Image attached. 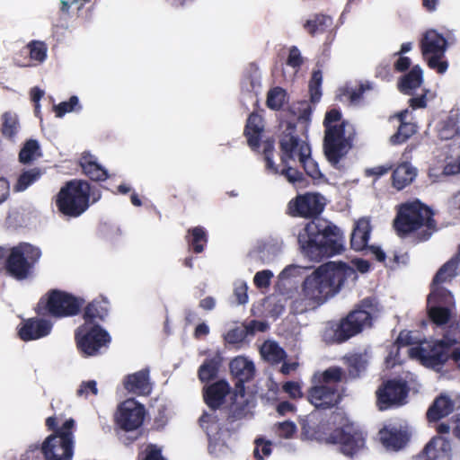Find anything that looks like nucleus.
I'll return each mask as SVG.
<instances>
[{
  "mask_svg": "<svg viewBox=\"0 0 460 460\" xmlns=\"http://www.w3.org/2000/svg\"><path fill=\"white\" fill-rule=\"evenodd\" d=\"M275 434L285 439H290L296 433V425L291 420H285L282 422H277L273 426Z\"/></svg>",
  "mask_w": 460,
  "mask_h": 460,
  "instance_id": "48",
  "label": "nucleus"
},
{
  "mask_svg": "<svg viewBox=\"0 0 460 460\" xmlns=\"http://www.w3.org/2000/svg\"><path fill=\"white\" fill-rule=\"evenodd\" d=\"M376 77L380 78L383 81H390L392 77L390 64H379L376 68Z\"/></svg>",
  "mask_w": 460,
  "mask_h": 460,
  "instance_id": "60",
  "label": "nucleus"
},
{
  "mask_svg": "<svg viewBox=\"0 0 460 460\" xmlns=\"http://www.w3.org/2000/svg\"><path fill=\"white\" fill-rule=\"evenodd\" d=\"M282 390L292 399L303 397L302 388L298 382L288 381L282 385Z\"/></svg>",
  "mask_w": 460,
  "mask_h": 460,
  "instance_id": "56",
  "label": "nucleus"
},
{
  "mask_svg": "<svg viewBox=\"0 0 460 460\" xmlns=\"http://www.w3.org/2000/svg\"><path fill=\"white\" fill-rule=\"evenodd\" d=\"M78 105L79 100L77 96L73 95L67 102H62L58 105H54L53 109L56 113V117L62 118L66 113L75 111Z\"/></svg>",
  "mask_w": 460,
  "mask_h": 460,
  "instance_id": "52",
  "label": "nucleus"
},
{
  "mask_svg": "<svg viewBox=\"0 0 460 460\" xmlns=\"http://www.w3.org/2000/svg\"><path fill=\"white\" fill-rule=\"evenodd\" d=\"M79 164L83 173L91 181H102L109 176L107 170L98 163L97 158L88 152L82 154Z\"/></svg>",
  "mask_w": 460,
  "mask_h": 460,
  "instance_id": "27",
  "label": "nucleus"
},
{
  "mask_svg": "<svg viewBox=\"0 0 460 460\" xmlns=\"http://www.w3.org/2000/svg\"><path fill=\"white\" fill-rule=\"evenodd\" d=\"M350 267L345 262L329 261L308 275L302 285V296L314 307L334 296L344 284Z\"/></svg>",
  "mask_w": 460,
  "mask_h": 460,
  "instance_id": "5",
  "label": "nucleus"
},
{
  "mask_svg": "<svg viewBox=\"0 0 460 460\" xmlns=\"http://www.w3.org/2000/svg\"><path fill=\"white\" fill-rule=\"evenodd\" d=\"M305 172L314 180H321L323 174L321 172L318 164L312 158L310 146H305L301 150V159L298 163Z\"/></svg>",
  "mask_w": 460,
  "mask_h": 460,
  "instance_id": "39",
  "label": "nucleus"
},
{
  "mask_svg": "<svg viewBox=\"0 0 460 460\" xmlns=\"http://www.w3.org/2000/svg\"><path fill=\"white\" fill-rule=\"evenodd\" d=\"M371 233V226L368 220L359 219L353 228L350 237L351 249L357 252L367 248Z\"/></svg>",
  "mask_w": 460,
  "mask_h": 460,
  "instance_id": "31",
  "label": "nucleus"
},
{
  "mask_svg": "<svg viewBox=\"0 0 460 460\" xmlns=\"http://www.w3.org/2000/svg\"><path fill=\"white\" fill-rule=\"evenodd\" d=\"M44 173V170L40 167H32L27 170H22L15 184L13 190L15 192H22L27 190L31 185L39 181Z\"/></svg>",
  "mask_w": 460,
  "mask_h": 460,
  "instance_id": "37",
  "label": "nucleus"
},
{
  "mask_svg": "<svg viewBox=\"0 0 460 460\" xmlns=\"http://www.w3.org/2000/svg\"><path fill=\"white\" fill-rule=\"evenodd\" d=\"M231 387L226 380H218L203 388V400L212 411L219 410L226 402Z\"/></svg>",
  "mask_w": 460,
  "mask_h": 460,
  "instance_id": "18",
  "label": "nucleus"
},
{
  "mask_svg": "<svg viewBox=\"0 0 460 460\" xmlns=\"http://www.w3.org/2000/svg\"><path fill=\"white\" fill-rule=\"evenodd\" d=\"M332 25V18L323 13L314 14L304 23V29L311 35L315 36L325 32Z\"/></svg>",
  "mask_w": 460,
  "mask_h": 460,
  "instance_id": "36",
  "label": "nucleus"
},
{
  "mask_svg": "<svg viewBox=\"0 0 460 460\" xmlns=\"http://www.w3.org/2000/svg\"><path fill=\"white\" fill-rule=\"evenodd\" d=\"M47 45L43 41L32 40L20 53L29 54L30 60L41 63L47 58Z\"/></svg>",
  "mask_w": 460,
  "mask_h": 460,
  "instance_id": "43",
  "label": "nucleus"
},
{
  "mask_svg": "<svg viewBox=\"0 0 460 460\" xmlns=\"http://www.w3.org/2000/svg\"><path fill=\"white\" fill-rule=\"evenodd\" d=\"M220 365L221 358L219 356L206 358L199 367V379L202 383H208L214 380L217 376Z\"/></svg>",
  "mask_w": 460,
  "mask_h": 460,
  "instance_id": "38",
  "label": "nucleus"
},
{
  "mask_svg": "<svg viewBox=\"0 0 460 460\" xmlns=\"http://www.w3.org/2000/svg\"><path fill=\"white\" fill-rule=\"evenodd\" d=\"M280 150V164H275L274 142L267 140L263 144V158L266 170L272 174L283 176L288 182L302 186L305 181L304 173L298 169L297 164L301 159V150L309 144L302 140L296 133V125L287 122L284 130L279 137Z\"/></svg>",
  "mask_w": 460,
  "mask_h": 460,
  "instance_id": "3",
  "label": "nucleus"
},
{
  "mask_svg": "<svg viewBox=\"0 0 460 460\" xmlns=\"http://www.w3.org/2000/svg\"><path fill=\"white\" fill-rule=\"evenodd\" d=\"M405 112L406 111L398 115L401 124L397 131L390 137V143L392 145H401L406 142L412 135L416 133V125L414 123L404 121Z\"/></svg>",
  "mask_w": 460,
  "mask_h": 460,
  "instance_id": "40",
  "label": "nucleus"
},
{
  "mask_svg": "<svg viewBox=\"0 0 460 460\" xmlns=\"http://www.w3.org/2000/svg\"><path fill=\"white\" fill-rule=\"evenodd\" d=\"M19 120L16 114L12 112H4L2 115V136L11 141H13L14 137L18 133Z\"/></svg>",
  "mask_w": 460,
  "mask_h": 460,
  "instance_id": "42",
  "label": "nucleus"
},
{
  "mask_svg": "<svg viewBox=\"0 0 460 460\" xmlns=\"http://www.w3.org/2000/svg\"><path fill=\"white\" fill-rule=\"evenodd\" d=\"M307 399L316 409L327 410L337 407L342 395L335 385L314 384L307 392Z\"/></svg>",
  "mask_w": 460,
  "mask_h": 460,
  "instance_id": "17",
  "label": "nucleus"
},
{
  "mask_svg": "<svg viewBox=\"0 0 460 460\" xmlns=\"http://www.w3.org/2000/svg\"><path fill=\"white\" fill-rule=\"evenodd\" d=\"M217 422L218 419L216 411H213V413L204 411L199 419V426L207 432L208 435H209V432L211 431V427L217 424Z\"/></svg>",
  "mask_w": 460,
  "mask_h": 460,
  "instance_id": "54",
  "label": "nucleus"
},
{
  "mask_svg": "<svg viewBox=\"0 0 460 460\" xmlns=\"http://www.w3.org/2000/svg\"><path fill=\"white\" fill-rule=\"evenodd\" d=\"M460 263V256L456 255L444 263L437 271L429 286V292L434 290H448L442 287L444 283H450L457 275Z\"/></svg>",
  "mask_w": 460,
  "mask_h": 460,
  "instance_id": "23",
  "label": "nucleus"
},
{
  "mask_svg": "<svg viewBox=\"0 0 460 460\" xmlns=\"http://www.w3.org/2000/svg\"><path fill=\"white\" fill-rule=\"evenodd\" d=\"M393 229L401 239H410L414 244L427 242L438 230L433 209L419 199L396 206Z\"/></svg>",
  "mask_w": 460,
  "mask_h": 460,
  "instance_id": "4",
  "label": "nucleus"
},
{
  "mask_svg": "<svg viewBox=\"0 0 460 460\" xmlns=\"http://www.w3.org/2000/svg\"><path fill=\"white\" fill-rule=\"evenodd\" d=\"M252 406V398L246 394L245 390L241 392L239 389H234L228 405L227 421L233 423L245 418Z\"/></svg>",
  "mask_w": 460,
  "mask_h": 460,
  "instance_id": "20",
  "label": "nucleus"
},
{
  "mask_svg": "<svg viewBox=\"0 0 460 460\" xmlns=\"http://www.w3.org/2000/svg\"><path fill=\"white\" fill-rule=\"evenodd\" d=\"M272 277L273 273L270 270L258 271L253 278L254 285L258 288H268L270 285V279Z\"/></svg>",
  "mask_w": 460,
  "mask_h": 460,
  "instance_id": "55",
  "label": "nucleus"
},
{
  "mask_svg": "<svg viewBox=\"0 0 460 460\" xmlns=\"http://www.w3.org/2000/svg\"><path fill=\"white\" fill-rule=\"evenodd\" d=\"M413 460H450L449 445L440 438H433Z\"/></svg>",
  "mask_w": 460,
  "mask_h": 460,
  "instance_id": "22",
  "label": "nucleus"
},
{
  "mask_svg": "<svg viewBox=\"0 0 460 460\" xmlns=\"http://www.w3.org/2000/svg\"><path fill=\"white\" fill-rule=\"evenodd\" d=\"M249 335H254L256 332H264L269 329V324L263 321L252 320L245 325Z\"/></svg>",
  "mask_w": 460,
  "mask_h": 460,
  "instance_id": "59",
  "label": "nucleus"
},
{
  "mask_svg": "<svg viewBox=\"0 0 460 460\" xmlns=\"http://www.w3.org/2000/svg\"><path fill=\"white\" fill-rule=\"evenodd\" d=\"M52 330L50 321L44 318L32 317L25 320L18 334L24 341L38 340L48 336Z\"/></svg>",
  "mask_w": 460,
  "mask_h": 460,
  "instance_id": "19",
  "label": "nucleus"
},
{
  "mask_svg": "<svg viewBox=\"0 0 460 460\" xmlns=\"http://www.w3.org/2000/svg\"><path fill=\"white\" fill-rule=\"evenodd\" d=\"M409 394L407 382L402 379H389L384 382L376 390V405L380 411L405 403Z\"/></svg>",
  "mask_w": 460,
  "mask_h": 460,
  "instance_id": "14",
  "label": "nucleus"
},
{
  "mask_svg": "<svg viewBox=\"0 0 460 460\" xmlns=\"http://www.w3.org/2000/svg\"><path fill=\"white\" fill-rule=\"evenodd\" d=\"M296 410V407L295 406V404L288 401H282L279 403H278L276 407V411L280 416H285L289 412H295Z\"/></svg>",
  "mask_w": 460,
  "mask_h": 460,
  "instance_id": "63",
  "label": "nucleus"
},
{
  "mask_svg": "<svg viewBox=\"0 0 460 460\" xmlns=\"http://www.w3.org/2000/svg\"><path fill=\"white\" fill-rule=\"evenodd\" d=\"M123 386L128 393L136 395L149 394L151 391L149 370L142 369L128 375L123 380Z\"/></svg>",
  "mask_w": 460,
  "mask_h": 460,
  "instance_id": "25",
  "label": "nucleus"
},
{
  "mask_svg": "<svg viewBox=\"0 0 460 460\" xmlns=\"http://www.w3.org/2000/svg\"><path fill=\"white\" fill-rule=\"evenodd\" d=\"M411 59L408 57L402 55L398 56L397 60L394 64V68L397 72H404L411 66Z\"/></svg>",
  "mask_w": 460,
  "mask_h": 460,
  "instance_id": "64",
  "label": "nucleus"
},
{
  "mask_svg": "<svg viewBox=\"0 0 460 460\" xmlns=\"http://www.w3.org/2000/svg\"><path fill=\"white\" fill-rule=\"evenodd\" d=\"M138 460H167L162 454V448L155 444H148L138 455Z\"/></svg>",
  "mask_w": 460,
  "mask_h": 460,
  "instance_id": "51",
  "label": "nucleus"
},
{
  "mask_svg": "<svg viewBox=\"0 0 460 460\" xmlns=\"http://www.w3.org/2000/svg\"><path fill=\"white\" fill-rule=\"evenodd\" d=\"M410 256L408 252L404 253H398L394 252L393 258L391 259V262L393 263L390 265L391 269H395L396 267H399L400 265H406L409 261Z\"/></svg>",
  "mask_w": 460,
  "mask_h": 460,
  "instance_id": "62",
  "label": "nucleus"
},
{
  "mask_svg": "<svg viewBox=\"0 0 460 460\" xmlns=\"http://www.w3.org/2000/svg\"><path fill=\"white\" fill-rule=\"evenodd\" d=\"M423 82L422 70L419 66H414L407 74L398 81V90L404 94H411L412 91L419 88Z\"/></svg>",
  "mask_w": 460,
  "mask_h": 460,
  "instance_id": "33",
  "label": "nucleus"
},
{
  "mask_svg": "<svg viewBox=\"0 0 460 460\" xmlns=\"http://www.w3.org/2000/svg\"><path fill=\"white\" fill-rule=\"evenodd\" d=\"M146 415L145 406L134 398H129L117 407V426L125 431L140 428Z\"/></svg>",
  "mask_w": 460,
  "mask_h": 460,
  "instance_id": "16",
  "label": "nucleus"
},
{
  "mask_svg": "<svg viewBox=\"0 0 460 460\" xmlns=\"http://www.w3.org/2000/svg\"><path fill=\"white\" fill-rule=\"evenodd\" d=\"M97 384L94 380H90L86 382H82L79 388L76 391L77 396H85L87 397L90 394H97Z\"/></svg>",
  "mask_w": 460,
  "mask_h": 460,
  "instance_id": "58",
  "label": "nucleus"
},
{
  "mask_svg": "<svg viewBox=\"0 0 460 460\" xmlns=\"http://www.w3.org/2000/svg\"><path fill=\"white\" fill-rule=\"evenodd\" d=\"M299 423L302 436L312 440L337 444L340 451L347 456L358 455L366 447L363 431L353 423H349L344 412L341 411H332L326 423L316 413L301 418Z\"/></svg>",
  "mask_w": 460,
  "mask_h": 460,
  "instance_id": "2",
  "label": "nucleus"
},
{
  "mask_svg": "<svg viewBox=\"0 0 460 460\" xmlns=\"http://www.w3.org/2000/svg\"><path fill=\"white\" fill-rule=\"evenodd\" d=\"M314 383L321 385H335L346 380V374L340 367H330L314 375Z\"/></svg>",
  "mask_w": 460,
  "mask_h": 460,
  "instance_id": "35",
  "label": "nucleus"
},
{
  "mask_svg": "<svg viewBox=\"0 0 460 460\" xmlns=\"http://www.w3.org/2000/svg\"><path fill=\"white\" fill-rule=\"evenodd\" d=\"M452 347L446 339L442 338L425 347H412L409 353L411 357L419 358L424 366L435 368L443 366L449 359V350Z\"/></svg>",
  "mask_w": 460,
  "mask_h": 460,
  "instance_id": "15",
  "label": "nucleus"
},
{
  "mask_svg": "<svg viewBox=\"0 0 460 460\" xmlns=\"http://www.w3.org/2000/svg\"><path fill=\"white\" fill-rule=\"evenodd\" d=\"M229 367L235 381L234 389L243 392L244 384L251 381L255 375L254 364L243 357H236L231 360Z\"/></svg>",
  "mask_w": 460,
  "mask_h": 460,
  "instance_id": "21",
  "label": "nucleus"
},
{
  "mask_svg": "<svg viewBox=\"0 0 460 460\" xmlns=\"http://www.w3.org/2000/svg\"><path fill=\"white\" fill-rule=\"evenodd\" d=\"M372 88L371 84L367 82L365 84H360L358 87L356 88H345L343 89V95H345L346 97H348V99L349 100V102L351 103H357L358 102H359L365 92L367 91V90H370Z\"/></svg>",
  "mask_w": 460,
  "mask_h": 460,
  "instance_id": "49",
  "label": "nucleus"
},
{
  "mask_svg": "<svg viewBox=\"0 0 460 460\" xmlns=\"http://www.w3.org/2000/svg\"><path fill=\"white\" fill-rule=\"evenodd\" d=\"M416 177V170L409 163L400 164L392 173L393 186L398 190L411 184Z\"/></svg>",
  "mask_w": 460,
  "mask_h": 460,
  "instance_id": "34",
  "label": "nucleus"
},
{
  "mask_svg": "<svg viewBox=\"0 0 460 460\" xmlns=\"http://www.w3.org/2000/svg\"><path fill=\"white\" fill-rule=\"evenodd\" d=\"M75 341L78 351L87 358L97 356L111 342V337L99 324H82L75 330Z\"/></svg>",
  "mask_w": 460,
  "mask_h": 460,
  "instance_id": "12",
  "label": "nucleus"
},
{
  "mask_svg": "<svg viewBox=\"0 0 460 460\" xmlns=\"http://www.w3.org/2000/svg\"><path fill=\"white\" fill-rule=\"evenodd\" d=\"M455 403L449 396H438L427 411V419L429 422H436L453 412Z\"/></svg>",
  "mask_w": 460,
  "mask_h": 460,
  "instance_id": "29",
  "label": "nucleus"
},
{
  "mask_svg": "<svg viewBox=\"0 0 460 460\" xmlns=\"http://www.w3.org/2000/svg\"><path fill=\"white\" fill-rule=\"evenodd\" d=\"M286 91L281 87H274L267 94L266 104L270 110L279 111L284 105Z\"/></svg>",
  "mask_w": 460,
  "mask_h": 460,
  "instance_id": "46",
  "label": "nucleus"
},
{
  "mask_svg": "<svg viewBox=\"0 0 460 460\" xmlns=\"http://www.w3.org/2000/svg\"><path fill=\"white\" fill-rule=\"evenodd\" d=\"M323 127L324 155L328 162L334 168L339 169L341 160L352 148L354 128L348 121L341 119V112L338 109H332L326 112Z\"/></svg>",
  "mask_w": 460,
  "mask_h": 460,
  "instance_id": "6",
  "label": "nucleus"
},
{
  "mask_svg": "<svg viewBox=\"0 0 460 460\" xmlns=\"http://www.w3.org/2000/svg\"><path fill=\"white\" fill-rule=\"evenodd\" d=\"M247 286L245 283H242L236 286L234 290V295L239 305H244L248 301Z\"/></svg>",
  "mask_w": 460,
  "mask_h": 460,
  "instance_id": "61",
  "label": "nucleus"
},
{
  "mask_svg": "<svg viewBox=\"0 0 460 460\" xmlns=\"http://www.w3.org/2000/svg\"><path fill=\"white\" fill-rule=\"evenodd\" d=\"M262 353L268 360L276 364L280 363L287 357L285 350L276 342L264 345Z\"/></svg>",
  "mask_w": 460,
  "mask_h": 460,
  "instance_id": "47",
  "label": "nucleus"
},
{
  "mask_svg": "<svg viewBox=\"0 0 460 460\" xmlns=\"http://www.w3.org/2000/svg\"><path fill=\"white\" fill-rule=\"evenodd\" d=\"M262 121V117L254 111L249 115L246 120L243 135L247 138L248 146L252 150H258L261 146V134L264 129Z\"/></svg>",
  "mask_w": 460,
  "mask_h": 460,
  "instance_id": "26",
  "label": "nucleus"
},
{
  "mask_svg": "<svg viewBox=\"0 0 460 460\" xmlns=\"http://www.w3.org/2000/svg\"><path fill=\"white\" fill-rule=\"evenodd\" d=\"M378 312V302L375 297L362 299L355 308L341 318L334 330L336 342L343 343L372 326L373 315Z\"/></svg>",
  "mask_w": 460,
  "mask_h": 460,
  "instance_id": "8",
  "label": "nucleus"
},
{
  "mask_svg": "<svg viewBox=\"0 0 460 460\" xmlns=\"http://www.w3.org/2000/svg\"><path fill=\"white\" fill-rule=\"evenodd\" d=\"M249 336L245 325L229 330L225 335L226 342L229 344H239L244 341Z\"/></svg>",
  "mask_w": 460,
  "mask_h": 460,
  "instance_id": "50",
  "label": "nucleus"
},
{
  "mask_svg": "<svg viewBox=\"0 0 460 460\" xmlns=\"http://www.w3.org/2000/svg\"><path fill=\"white\" fill-rule=\"evenodd\" d=\"M84 303L83 297L53 288L40 298L35 312L38 315H49L57 319L73 317L79 314Z\"/></svg>",
  "mask_w": 460,
  "mask_h": 460,
  "instance_id": "9",
  "label": "nucleus"
},
{
  "mask_svg": "<svg viewBox=\"0 0 460 460\" xmlns=\"http://www.w3.org/2000/svg\"><path fill=\"white\" fill-rule=\"evenodd\" d=\"M382 445L388 450L398 451L403 448L410 439L406 430L395 427H384L378 432Z\"/></svg>",
  "mask_w": 460,
  "mask_h": 460,
  "instance_id": "24",
  "label": "nucleus"
},
{
  "mask_svg": "<svg viewBox=\"0 0 460 460\" xmlns=\"http://www.w3.org/2000/svg\"><path fill=\"white\" fill-rule=\"evenodd\" d=\"M91 185L84 180L66 181L57 195L56 205L60 213L77 217L90 206Z\"/></svg>",
  "mask_w": 460,
  "mask_h": 460,
  "instance_id": "11",
  "label": "nucleus"
},
{
  "mask_svg": "<svg viewBox=\"0 0 460 460\" xmlns=\"http://www.w3.org/2000/svg\"><path fill=\"white\" fill-rule=\"evenodd\" d=\"M444 55H430L429 58H427L428 66L429 68L436 70L438 74H444L448 67V62L447 60H443L442 58Z\"/></svg>",
  "mask_w": 460,
  "mask_h": 460,
  "instance_id": "53",
  "label": "nucleus"
},
{
  "mask_svg": "<svg viewBox=\"0 0 460 460\" xmlns=\"http://www.w3.org/2000/svg\"><path fill=\"white\" fill-rule=\"evenodd\" d=\"M185 240L190 252L201 253L208 244V234L203 226H198L189 228L185 235Z\"/></svg>",
  "mask_w": 460,
  "mask_h": 460,
  "instance_id": "32",
  "label": "nucleus"
},
{
  "mask_svg": "<svg viewBox=\"0 0 460 460\" xmlns=\"http://www.w3.org/2000/svg\"><path fill=\"white\" fill-rule=\"evenodd\" d=\"M447 46V40L434 30L425 33L420 44L421 52L425 58L429 55H444Z\"/></svg>",
  "mask_w": 460,
  "mask_h": 460,
  "instance_id": "28",
  "label": "nucleus"
},
{
  "mask_svg": "<svg viewBox=\"0 0 460 460\" xmlns=\"http://www.w3.org/2000/svg\"><path fill=\"white\" fill-rule=\"evenodd\" d=\"M345 359L349 375L352 378L358 377L360 373L366 370L368 364L367 354L363 353L351 354L347 356Z\"/></svg>",
  "mask_w": 460,
  "mask_h": 460,
  "instance_id": "41",
  "label": "nucleus"
},
{
  "mask_svg": "<svg viewBox=\"0 0 460 460\" xmlns=\"http://www.w3.org/2000/svg\"><path fill=\"white\" fill-rule=\"evenodd\" d=\"M41 255L40 247L30 243H19L9 249L4 275L18 281L31 278Z\"/></svg>",
  "mask_w": 460,
  "mask_h": 460,
  "instance_id": "10",
  "label": "nucleus"
},
{
  "mask_svg": "<svg viewBox=\"0 0 460 460\" xmlns=\"http://www.w3.org/2000/svg\"><path fill=\"white\" fill-rule=\"evenodd\" d=\"M456 309L453 294L449 290H434L427 297V314L436 326L448 324Z\"/></svg>",
  "mask_w": 460,
  "mask_h": 460,
  "instance_id": "13",
  "label": "nucleus"
},
{
  "mask_svg": "<svg viewBox=\"0 0 460 460\" xmlns=\"http://www.w3.org/2000/svg\"><path fill=\"white\" fill-rule=\"evenodd\" d=\"M304 60L297 47L292 46L287 59V65L293 68H300Z\"/></svg>",
  "mask_w": 460,
  "mask_h": 460,
  "instance_id": "57",
  "label": "nucleus"
},
{
  "mask_svg": "<svg viewBox=\"0 0 460 460\" xmlns=\"http://www.w3.org/2000/svg\"><path fill=\"white\" fill-rule=\"evenodd\" d=\"M108 302L105 299H94L85 307L83 314L84 324H99L108 315Z\"/></svg>",
  "mask_w": 460,
  "mask_h": 460,
  "instance_id": "30",
  "label": "nucleus"
},
{
  "mask_svg": "<svg viewBox=\"0 0 460 460\" xmlns=\"http://www.w3.org/2000/svg\"><path fill=\"white\" fill-rule=\"evenodd\" d=\"M326 206L318 192L297 194L291 199L286 213L292 217L311 219L299 231L297 243L301 252L311 261H320L344 252V236L340 228L319 216Z\"/></svg>",
  "mask_w": 460,
  "mask_h": 460,
  "instance_id": "1",
  "label": "nucleus"
},
{
  "mask_svg": "<svg viewBox=\"0 0 460 460\" xmlns=\"http://www.w3.org/2000/svg\"><path fill=\"white\" fill-rule=\"evenodd\" d=\"M45 425L53 434L47 437L41 446V453L45 460H72L74 456V435L75 426L74 419L66 420L61 427H58V418L50 416L46 419Z\"/></svg>",
  "mask_w": 460,
  "mask_h": 460,
  "instance_id": "7",
  "label": "nucleus"
},
{
  "mask_svg": "<svg viewBox=\"0 0 460 460\" xmlns=\"http://www.w3.org/2000/svg\"><path fill=\"white\" fill-rule=\"evenodd\" d=\"M322 83H323V73L321 70H314L312 73L309 81V93L310 101L313 103H316L322 97Z\"/></svg>",
  "mask_w": 460,
  "mask_h": 460,
  "instance_id": "45",
  "label": "nucleus"
},
{
  "mask_svg": "<svg viewBox=\"0 0 460 460\" xmlns=\"http://www.w3.org/2000/svg\"><path fill=\"white\" fill-rule=\"evenodd\" d=\"M40 145L35 139L27 140L19 153L20 163L26 164L31 163L36 156H40Z\"/></svg>",
  "mask_w": 460,
  "mask_h": 460,
  "instance_id": "44",
  "label": "nucleus"
}]
</instances>
